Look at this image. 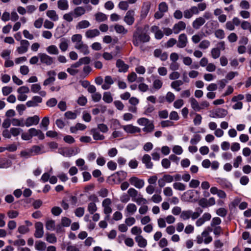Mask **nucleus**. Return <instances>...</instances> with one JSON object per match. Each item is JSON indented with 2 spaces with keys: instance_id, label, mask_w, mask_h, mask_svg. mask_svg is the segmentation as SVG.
Returning a JSON list of instances; mask_svg holds the SVG:
<instances>
[{
  "instance_id": "1",
  "label": "nucleus",
  "mask_w": 251,
  "mask_h": 251,
  "mask_svg": "<svg viewBox=\"0 0 251 251\" xmlns=\"http://www.w3.org/2000/svg\"><path fill=\"white\" fill-rule=\"evenodd\" d=\"M136 30L133 32L132 43L134 46L138 47L141 43H147L150 41V37L146 32H144L141 27L135 26Z\"/></svg>"
},
{
  "instance_id": "2",
  "label": "nucleus",
  "mask_w": 251,
  "mask_h": 251,
  "mask_svg": "<svg viewBox=\"0 0 251 251\" xmlns=\"http://www.w3.org/2000/svg\"><path fill=\"white\" fill-rule=\"evenodd\" d=\"M135 10L130 9L126 12L123 20L127 25H132L135 22Z\"/></svg>"
},
{
  "instance_id": "3",
  "label": "nucleus",
  "mask_w": 251,
  "mask_h": 251,
  "mask_svg": "<svg viewBox=\"0 0 251 251\" xmlns=\"http://www.w3.org/2000/svg\"><path fill=\"white\" fill-rule=\"evenodd\" d=\"M215 203V200L214 197H211L208 200L205 198H202L198 201L199 205L202 208L213 206Z\"/></svg>"
},
{
  "instance_id": "4",
  "label": "nucleus",
  "mask_w": 251,
  "mask_h": 251,
  "mask_svg": "<svg viewBox=\"0 0 251 251\" xmlns=\"http://www.w3.org/2000/svg\"><path fill=\"white\" fill-rule=\"evenodd\" d=\"M228 113L226 110L223 108H218L213 111L209 116L214 118H223L226 117Z\"/></svg>"
},
{
  "instance_id": "5",
  "label": "nucleus",
  "mask_w": 251,
  "mask_h": 251,
  "mask_svg": "<svg viewBox=\"0 0 251 251\" xmlns=\"http://www.w3.org/2000/svg\"><path fill=\"white\" fill-rule=\"evenodd\" d=\"M38 56L42 63L50 66L53 63V58L44 53H40Z\"/></svg>"
},
{
  "instance_id": "6",
  "label": "nucleus",
  "mask_w": 251,
  "mask_h": 251,
  "mask_svg": "<svg viewBox=\"0 0 251 251\" xmlns=\"http://www.w3.org/2000/svg\"><path fill=\"white\" fill-rule=\"evenodd\" d=\"M130 184L134 186L138 189H141L143 187L145 182L143 179H140L136 176H132L129 179Z\"/></svg>"
},
{
  "instance_id": "7",
  "label": "nucleus",
  "mask_w": 251,
  "mask_h": 251,
  "mask_svg": "<svg viewBox=\"0 0 251 251\" xmlns=\"http://www.w3.org/2000/svg\"><path fill=\"white\" fill-rule=\"evenodd\" d=\"M112 201L109 198L104 199L102 202V206L104 208L103 212L105 214L109 216V214L112 212V208L110 207Z\"/></svg>"
},
{
  "instance_id": "8",
  "label": "nucleus",
  "mask_w": 251,
  "mask_h": 251,
  "mask_svg": "<svg viewBox=\"0 0 251 251\" xmlns=\"http://www.w3.org/2000/svg\"><path fill=\"white\" fill-rule=\"evenodd\" d=\"M21 46L17 48L19 54H23L27 51L29 46V42L26 40H22L20 42Z\"/></svg>"
},
{
  "instance_id": "9",
  "label": "nucleus",
  "mask_w": 251,
  "mask_h": 251,
  "mask_svg": "<svg viewBox=\"0 0 251 251\" xmlns=\"http://www.w3.org/2000/svg\"><path fill=\"white\" fill-rule=\"evenodd\" d=\"M35 232L34 234V236L37 238H40L44 235L43 224L40 222H38L35 224Z\"/></svg>"
},
{
  "instance_id": "10",
  "label": "nucleus",
  "mask_w": 251,
  "mask_h": 251,
  "mask_svg": "<svg viewBox=\"0 0 251 251\" xmlns=\"http://www.w3.org/2000/svg\"><path fill=\"white\" fill-rule=\"evenodd\" d=\"M188 43V41L186 35L184 33H182L178 36L176 46L178 48H184L187 46Z\"/></svg>"
},
{
  "instance_id": "11",
  "label": "nucleus",
  "mask_w": 251,
  "mask_h": 251,
  "mask_svg": "<svg viewBox=\"0 0 251 251\" xmlns=\"http://www.w3.org/2000/svg\"><path fill=\"white\" fill-rule=\"evenodd\" d=\"M40 121L39 117L37 115H34L32 117H29L25 120L24 125L27 127L32 125H37Z\"/></svg>"
},
{
  "instance_id": "12",
  "label": "nucleus",
  "mask_w": 251,
  "mask_h": 251,
  "mask_svg": "<svg viewBox=\"0 0 251 251\" xmlns=\"http://www.w3.org/2000/svg\"><path fill=\"white\" fill-rule=\"evenodd\" d=\"M123 129L127 133L134 134L135 133H140L141 131L139 127L134 126L132 125H127L123 126Z\"/></svg>"
},
{
  "instance_id": "13",
  "label": "nucleus",
  "mask_w": 251,
  "mask_h": 251,
  "mask_svg": "<svg viewBox=\"0 0 251 251\" xmlns=\"http://www.w3.org/2000/svg\"><path fill=\"white\" fill-rule=\"evenodd\" d=\"M186 25L183 21H179L175 24L173 27V32L175 34H178L181 31L186 28Z\"/></svg>"
},
{
  "instance_id": "14",
  "label": "nucleus",
  "mask_w": 251,
  "mask_h": 251,
  "mask_svg": "<svg viewBox=\"0 0 251 251\" xmlns=\"http://www.w3.org/2000/svg\"><path fill=\"white\" fill-rule=\"evenodd\" d=\"M116 66L118 68V72L120 73H126L129 68V66L120 59L117 60Z\"/></svg>"
},
{
  "instance_id": "15",
  "label": "nucleus",
  "mask_w": 251,
  "mask_h": 251,
  "mask_svg": "<svg viewBox=\"0 0 251 251\" xmlns=\"http://www.w3.org/2000/svg\"><path fill=\"white\" fill-rule=\"evenodd\" d=\"M28 132L30 133L31 138L34 136H37L40 140H43L45 138L44 134L39 129L31 128L28 129Z\"/></svg>"
},
{
  "instance_id": "16",
  "label": "nucleus",
  "mask_w": 251,
  "mask_h": 251,
  "mask_svg": "<svg viewBox=\"0 0 251 251\" xmlns=\"http://www.w3.org/2000/svg\"><path fill=\"white\" fill-rule=\"evenodd\" d=\"M75 48L84 55L88 54L90 52L88 45L84 44L83 42L79 44L75 45Z\"/></svg>"
},
{
  "instance_id": "17",
  "label": "nucleus",
  "mask_w": 251,
  "mask_h": 251,
  "mask_svg": "<svg viewBox=\"0 0 251 251\" xmlns=\"http://www.w3.org/2000/svg\"><path fill=\"white\" fill-rule=\"evenodd\" d=\"M114 82V80L113 79L112 77L110 75H106L104 77V83L102 85L101 88L103 90L109 89L111 85Z\"/></svg>"
},
{
  "instance_id": "18",
  "label": "nucleus",
  "mask_w": 251,
  "mask_h": 251,
  "mask_svg": "<svg viewBox=\"0 0 251 251\" xmlns=\"http://www.w3.org/2000/svg\"><path fill=\"white\" fill-rule=\"evenodd\" d=\"M151 8L150 4L148 2L144 3L141 11L140 18L143 20L146 18Z\"/></svg>"
},
{
  "instance_id": "19",
  "label": "nucleus",
  "mask_w": 251,
  "mask_h": 251,
  "mask_svg": "<svg viewBox=\"0 0 251 251\" xmlns=\"http://www.w3.org/2000/svg\"><path fill=\"white\" fill-rule=\"evenodd\" d=\"M217 182L223 188L231 189L232 188V184L226 178H218Z\"/></svg>"
},
{
  "instance_id": "20",
  "label": "nucleus",
  "mask_w": 251,
  "mask_h": 251,
  "mask_svg": "<svg viewBox=\"0 0 251 251\" xmlns=\"http://www.w3.org/2000/svg\"><path fill=\"white\" fill-rule=\"evenodd\" d=\"M142 161L145 164L146 168L151 169L152 168L153 163L151 161V157L149 154H145L142 157Z\"/></svg>"
},
{
  "instance_id": "21",
  "label": "nucleus",
  "mask_w": 251,
  "mask_h": 251,
  "mask_svg": "<svg viewBox=\"0 0 251 251\" xmlns=\"http://www.w3.org/2000/svg\"><path fill=\"white\" fill-rule=\"evenodd\" d=\"M205 22L204 19L202 17L197 18L194 20L192 23V25L194 28L198 29Z\"/></svg>"
},
{
  "instance_id": "22",
  "label": "nucleus",
  "mask_w": 251,
  "mask_h": 251,
  "mask_svg": "<svg viewBox=\"0 0 251 251\" xmlns=\"http://www.w3.org/2000/svg\"><path fill=\"white\" fill-rule=\"evenodd\" d=\"M100 34L99 30L97 29H89L85 32V36L87 38H93Z\"/></svg>"
},
{
  "instance_id": "23",
  "label": "nucleus",
  "mask_w": 251,
  "mask_h": 251,
  "mask_svg": "<svg viewBox=\"0 0 251 251\" xmlns=\"http://www.w3.org/2000/svg\"><path fill=\"white\" fill-rule=\"evenodd\" d=\"M91 132L93 135L94 139L95 140H103L105 138L104 136L101 134L98 130V129L92 128L91 130Z\"/></svg>"
},
{
  "instance_id": "24",
  "label": "nucleus",
  "mask_w": 251,
  "mask_h": 251,
  "mask_svg": "<svg viewBox=\"0 0 251 251\" xmlns=\"http://www.w3.org/2000/svg\"><path fill=\"white\" fill-rule=\"evenodd\" d=\"M85 9L83 7L78 6L74 9L73 12L74 17L76 18L84 15L85 13Z\"/></svg>"
},
{
  "instance_id": "25",
  "label": "nucleus",
  "mask_w": 251,
  "mask_h": 251,
  "mask_svg": "<svg viewBox=\"0 0 251 251\" xmlns=\"http://www.w3.org/2000/svg\"><path fill=\"white\" fill-rule=\"evenodd\" d=\"M57 7L61 10H67L69 8V4L67 0H59L57 1Z\"/></svg>"
},
{
  "instance_id": "26",
  "label": "nucleus",
  "mask_w": 251,
  "mask_h": 251,
  "mask_svg": "<svg viewBox=\"0 0 251 251\" xmlns=\"http://www.w3.org/2000/svg\"><path fill=\"white\" fill-rule=\"evenodd\" d=\"M135 239L138 245L141 248H145L147 245V240L141 235L137 236Z\"/></svg>"
},
{
  "instance_id": "27",
  "label": "nucleus",
  "mask_w": 251,
  "mask_h": 251,
  "mask_svg": "<svg viewBox=\"0 0 251 251\" xmlns=\"http://www.w3.org/2000/svg\"><path fill=\"white\" fill-rule=\"evenodd\" d=\"M47 16L52 21H57L59 19L58 15L56 11L53 10L47 11L46 13Z\"/></svg>"
},
{
  "instance_id": "28",
  "label": "nucleus",
  "mask_w": 251,
  "mask_h": 251,
  "mask_svg": "<svg viewBox=\"0 0 251 251\" xmlns=\"http://www.w3.org/2000/svg\"><path fill=\"white\" fill-rule=\"evenodd\" d=\"M69 41L65 38L61 39V42L59 45V47L62 51H65L67 50L69 46Z\"/></svg>"
},
{
  "instance_id": "29",
  "label": "nucleus",
  "mask_w": 251,
  "mask_h": 251,
  "mask_svg": "<svg viewBox=\"0 0 251 251\" xmlns=\"http://www.w3.org/2000/svg\"><path fill=\"white\" fill-rule=\"evenodd\" d=\"M154 126L152 121H150L149 123L147 124L144 127L142 128V130L145 133H151L153 131Z\"/></svg>"
},
{
  "instance_id": "30",
  "label": "nucleus",
  "mask_w": 251,
  "mask_h": 251,
  "mask_svg": "<svg viewBox=\"0 0 251 251\" xmlns=\"http://www.w3.org/2000/svg\"><path fill=\"white\" fill-rule=\"evenodd\" d=\"M192 108L195 111H201L200 104L198 101L194 98H191L189 100Z\"/></svg>"
},
{
  "instance_id": "31",
  "label": "nucleus",
  "mask_w": 251,
  "mask_h": 251,
  "mask_svg": "<svg viewBox=\"0 0 251 251\" xmlns=\"http://www.w3.org/2000/svg\"><path fill=\"white\" fill-rule=\"evenodd\" d=\"M114 29L116 32L119 34H126L128 32L127 29H126L123 25L119 24L115 25Z\"/></svg>"
},
{
  "instance_id": "32",
  "label": "nucleus",
  "mask_w": 251,
  "mask_h": 251,
  "mask_svg": "<svg viewBox=\"0 0 251 251\" xmlns=\"http://www.w3.org/2000/svg\"><path fill=\"white\" fill-rule=\"evenodd\" d=\"M90 26L89 22L87 20H82L78 22L76 25V28L78 29L86 28Z\"/></svg>"
},
{
  "instance_id": "33",
  "label": "nucleus",
  "mask_w": 251,
  "mask_h": 251,
  "mask_svg": "<svg viewBox=\"0 0 251 251\" xmlns=\"http://www.w3.org/2000/svg\"><path fill=\"white\" fill-rule=\"evenodd\" d=\"M123 126H122L120 122L117 119H113L111 121V128L113 130H116L121 128H123Z\"/></svg>"
},
{
  "instance_id": "34",
  "label": "nucleus",
  "mask_w": 251,
  "mask_h": 251,
  "mask_svg": "<svg viewBox=\"0 0 251 251\" xmlns=\"http://www.w3.org/2000/svg\"><path fill=\"white\" fill-rule=\"evenodd\" d=\"M44 147H42L39 146L34 145L30 149L31 150V152L33 155L39 154L42 153L43 152L41 151L42 148H43Z\"/></svg>"
},
{
  "instance_id": "35",
  "label": "nucleus",
  "mask_w": 251,
  "mask_h": 251,
  "mask_svg": "<svg viewBox=\"0 0 251 251\" xmlns=\"http://www.w3.org/2000/svg\"><path fill=\"white\" fill-rule=\"evenodd\" d=\"M36 250L40 251H44L46 248L45 242L41 241H36L35 245Z\"/></svg>"
},
{
  "instance_id": "36",
  "label": "nucleus",
  "mask_w": 251,
  "mask_h": 251,
  "mask_svg": "<svg viewBox=\"0 0 251 251\" xmlns=\"http://www.w3.org/2000/svg\"><path fill=\"white\" fill-rule=\"evenodd\" d=\"M201 235L203 237V238H204V243L205 244H208L212 242V237L209 235V233L207 231H203L201 233Z\"/></svg>"
},
{
  "instance_id": "37",
  "label": "nucleus",
  "mask_w": 251,
  "mask_h": 251,
  "mask_svg": "<svg viewBox=\"0 0 251 251\" xmlns=\"http://www.w3.org/2000/svg\"><path fill=\"white\" fill-rule=\"evenodd\" d=\"M163 85V82L159 78H155L153 81L152 87L155 90L160 89Z\"/></svg>"
},
{
  "instance_id": "38",
  "label": "nucleus",
  "mask_w": 251,
  "mask_h": 251,
  "mask_svg": "<svg viewBox=\"0 0 251 251\" xmlns=\"http://www.w3.org/2000/svg\"><path fill=\"white\" fill-rule=\"evenodd\" d=\"M102 99L104 102L107 103H110L113 101L112 97L109 92H105L103 93Z\"/></svg>"
},
{
  "instance_id": "39",
  "label": "nucleus",
  "mask_w": 251,
  "mask_h": 251,
  "mask_svg": "<svg viewBox=\"0 0 251 251\" xmlns=\"http://www.w3.org/2000/svg\"><path fill=\"white\" fill-rule=\"evenodd\" d=\"M47 51L50 54H58L59 50L55 45H50L47 48Z\"/></svg>"
},
{
  "instance_id": "40",
  "label": "nucleus",
  "mask_w": 251,
  "mask_h": 251,
  "mask_svg": "<svg viewBox=\"0 0 251 251\" xmlns=\"http://www.w3.org/2000/svg\"><path fill=\"white\" fill-rule=\"evenodd\" d=\"M82 35L80 34H76L73 35L72 36V41L73 43L76 42L75 45L79 44L80 43L82 42Z\"/></svg>"
},
{
  "instance_id": "41",
  "label": "nucleus",
  "mask_w": 251,
  "mask_h": 251,
  "mask_svg": "<svg viewBox=\"0 0 251 251\" xmlns=\"http://www.w3.org/2000/svg\"><path fill=\"white\" fill-rule=\"evenodd\" d=\"M137 206L134 203H129L126 207V211L128 213L131 214H133L135 213L137 210Z\"/></svg>"
},
{
  "instance_id": "42",
  "label": "nucleus",
  "mask_w": 251,
  "mask_h": 251,
  "mask_svg": "<svg viewBox=\"0 0 251 251\" xmlns=\"http://www.w3.org/2000/svg\"><path fill=\"white\" fill-rule=\"evenodd\" d=\"M20 155L21 157L27 159L33 156L30 149L23 150L21 151Z\"/></svg>"
},
{
  "instance_id": "43",
  "label": "nucleus",
  "mask_w": 251,
  "mask_h": 251,
  "mask_svg": "<svg viewBox=\"0 0 251 251\" xmlns=\"http://www.w3.org/2000/svg\"><path fill=\"white\" fill-rule=\"evenodd\" d=\"M46 228L49 230H53L55 228V221L52 220H48L46 223Z\"/></svg>"
},
{
  "instance_id": "44",
  "label": "nucleus",
  "mask_w": 251,
  "mask_h": 251,
  "mask_svg": "<svg viewBox=\"0 0 251 251\" xmlns=\"http://www.w3.org/2000/svg\"><path fill=\"white\" fill-rule=\"evenodd\" d=\"M95 17L96 21L99 22L105 21L107 18V16L101 12L96 14Z\"/></svg>"
},
{
  "instance_id": "45",
  "label": "nucleus",
  "mask_w": 251,
  "mask_h": 251,
  "mask_svg": "<svg viewBox=\"0 0 251 251\" xmlns=\"http://www.w3.org/2000/svg\"><path fill=\"white\" fill-rule=\"evenodd\" d=\"M192 210H185L183 211L180 214V218L184 220L189 219L191 216Z\"/></svg>"
},
{
  "instance_id": "46",
  "label": "nucleus",
  "mask_w": 251,
  "mask_h": 251,
  "mask_svg": "<svg viewBox=\"0 0 251 251\" xmlns=\"http://www.w3.org/2000/svg\"><path fill=\"white\" fill-rule=\"evenodd\" d=\"M79 152V149L78 148L76 147L74 149L71 148L68 149L66 151V156H71L73 155H75Z\"/></svg>"
},
{
  "instance_id": "47",
  "label": "nucleus",
  "mask_w": 251,
  "mask_h": 251,
  "mask_svg": "<svg viewBox=\"0 0 251 251\" xmlns=\"http://www.w3.org/2000/svg\"><path fill=\"white\" fill-rule=\"evenodd\" d=\"M97 210V207L94 202H90L88 205V211L91 214H94Z\"/></svg>"
},
{
  "instance_id": "48",
  "label": "nucleus",
  "mask_w": 251,
  "mask_h": 251,
  "mask_svg": "<svg viewBox=\"0 0 251 251\" xmlns=\"http://www.w3.org/2000/svg\"><path fill=\"white\" fill-rule=\"evenodd\" d=\"M173 187L175 189L179 191H184L186 189V185L181 182L174 183Z\"/></svg>"
},
{
  "instance_id": "49",
  "label": "nucleus",
  "mask_w": 251,
  "mask_h": 251,
  "mask_svg": "<svg viewBox=\"0 0 251 251\" xmlns=\"http://www.w3.org/2000/svg\"><path fill=\"white\" fill-rule=\"evenodd\" d=\"M138 196V198H135L134 199H132V200L136 202L138 205H140L142 203H143V204H146L147 203V200L145 198H143L141 194H139Z\"/></svg>"
},
{
  "instance_id": "50",
  "label": "nucleus",
  "mask_w": 251,
  "mask_h": 251,
  "mask_svg": "<svg viewBox=\"0 0 251 251\" xmlns=\"http://www.w3.org/2000/svg\"><path fill=\"white\" fill-rule=\"evenodd\" d=\"M76 165L78 167H81L80 170H87V166H84V165L85 164V161L84 159L82 158H79L77 159L75 161Z\"/></svg>"
},
{
  "instance_id": "51",
  "label": "nucleus",
  "mask_w": 251,
  "mask_h": 251,
  "mask_svg": "<svg viewBox=\"0 0 251 251\" xmlns=\"http://www.w3.org/2000/svg\"><path fill=\"white\" fill-rule=\"evenodd\" d=\"M50 124V120L48 117H45L42 120L40 126H43L45 130H47L48 126Z\"/></svg>"
},
{
  "instance_id": "52",
  "label": "nucleus",
  "mask_w": 251,
  "mask_h": 251,
  "mask_svg": "<svg viewBox=\"0 0 251 251\" xmlns=\"http://www.w3.org/2000/svg\"><path fill=\"white\" fill-rule=\"evenodd\" d=\"M64 116L67 119L74 120L76 119L77 115L75 113L68 111L65 113Z\"/></svg>"
},
{
  "instance_id": "53",
  "label": "nucleus",
  "mask_w": 251,
  "mask_h": 251,
  "mask_svg": "<svg viewBox=\"0 0 251 251\" xmlns=\"http://www.w3.org/2000/svg\"><path fill=\"white\" fill-rule=\"evenodd\" d=\"M47 241L50 243H55L57 242V239L54 234H47L46 237Z\"/></svg>"
},
{
  "instance_id": "54",
  "label": "nucleus",
  "mask_w": 251,
  "mask_h": 251,
  "mask_svg": "<svg viewBox=\"0 0 251 251\" xmlns=\"http://www.w3.org/2000/svg\"><path fill=\"white\" fill-rule=\"evenodd\" d=\"M73 17H74L73 12L71 11L65 14L63 16V18L68 22H71L73 20Z\"/></svg>"
},
{
  "instance_id": "55",
  "label": "nucleus",
  "mask_w": 251,
  "mask_h": 251,
  "mask_svg": "<svg viewBox=\"0 0 251 251\" xmlns=\"http://www.w3.org/2000/svg\"><path fill=\"white\" fill-rule=\"evenodd\" d=\"M215 36L216 38L223 39L225 37V34L223 29H217L215 32Z\"/></svg>"
},
{
  "instance_id": "56",
  "label": "nucleus",
  "mask_w": 251,
  "mask_h": 251,
  "mask_svg": "<svg viewBox=\"0 0 251 251\" xmlns=\"http://www.w3.org/2000/svg\"><path fill=\"white\" fill-rule=\"evenodd\" d=\"M17 231L20 234H25L29 231V229L25 226L22 225L18 227Z\"/></svg>"
},
{
  "instance_id": "57",
  "label": "nucleus",
  "mask_w": 251,
  "mask_h": 251,
  "mask_svg": "<svg viewBox=\"0 0 251 251\" xmlns=\"http://www.w3.org/2000/svg\"><path fill=\"white\" fill-rule=\"evenodd\" d=\"M213 233L215 237H218L221 234H223V231L222 227L220 226L213 227Z\"/></svg>"
},
{
  "instance_id": "58",
  "label": "nucleus",
  "mask_w": 251,
  "mask_h": 251,
  "mask_svg": "<svg viewBox=\"0 0 251 251\" xmlns=\"http://www.w3.org/2000/svg\"><path fill=\"white\" fill-rule=\"evenodd\" d=\"M166 100L169 102H172L175 99V95L171 92H168L165 96Z\"/></svg>"
},
{
  "instance_id": "59",
  "label": "nucleus",
  "mask_w": 251,
  "mask_h": 251,
  "mask_svg": "<svg viewBox=\"0 0 251 251\" xmlns=\"http://www.w3.org/2000/svg\"><path fill=\"white\" fill-rule=\"evenodd\" d=\"M221 219L219 217H214L212 220V221L210 223V226L211 227L217 226H218L220 224H221Z\"/></svg>"
},
{
  "instance_id": "60",
  "label": "nucleus",
  "mask_w": 251,
  "mask_h": 251,
  "mask_svg": "<svg viewBox=\"0 0 251 251\" xmlns=\"http://www.w3.org/2000/svg\"><path fill=\"white\" fill-rule=\"evenodd\" d=\"M128 194L132 199H134L138 195V191L133 188H129L127 191Z\"/></svg>"
},
{
  "instance_id": "61",
  "label": "nucleus",
  "mask_w": 251,
  "mask_h": 251,
  "mask_svg": "<svg viewBox=\"0 0 251 251\" xmlns=\"http://www.w3.org/2000/svg\"><path fill=\"white\" fill-rule=\"evenodd\" d=\"M221 52L218 48H213L211 50V55L212 57L216 59L218 58L220 56Z\"/></svg>"
},
{
  "instance_id": "62",
  "label": "nucleus",
  "mask_w": 251,
  "mask_h": 251,
  "mask_svg": "<svg viewBox=\"0 0 251 251\" xmlns=\"http://www.w3.org/2000/svg\"><path fill=\"white\" fill-rule=\"evenodd\" d=\"M29 89L28 87L25 86H23L19 87L17 90V92L19 94H27L29 92Z\"/></svg>"
},
{
  "instance_id": "63",
  "label": "nucleus",
  "mask_w": 251,
  "mask_h": 251,
  "mask_svg": "<svg viewBox=\"0 0 251 251\" xmlns=\"http://www.w3.org/2000/svg\"><path fill=\"white\" fill-rule=\"evenodd\" d=\"M227 213V211L225 208H220L216 211V214L222 217H225Z\"/></svg>"
},
{
  "instance_id": "64",
  "label": "nucleus",
  "mask_w": 251,
  "mask_h": 251,
  "mask_svg": "<svg viewBox=\"0 0 251 251\" xmlns=\"http://www.w3.org/2000/svg\"><path fill=\"white\" fill-rule=\"evenodd\" d=\"M13 91V88L10 86H4L2 88V94L4 96H7Z\"/></svg>"
}]
</instances>
